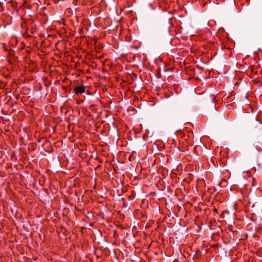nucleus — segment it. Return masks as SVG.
I'll return each instance as SVG.
<instances>
[{
	"instance_id": "f03ea898",
	"label": "nucleus",
	"mask_w": 262,
	"mask_h": 262,
	"mask_svg": "<svg viewBox=\"0 0 262 262\" xmlns=\"http://www.w3.org/2000/svg\"><path fill=\"white\" fill-rule=\"evenodd\" d=\"M214 211H215V212H216V211H217V210H216V208H214Z\"/></svg>"
},
{
	"instance_id": "f257e3e1",
	"label": "nucleus",
	"mask_w": 262,
	"mask_h": 262,
	"mask_svg": "<svg viewBox=\"0 0 262 262\" xmlns=\"http://www.w3.org/2000/svg\"><path fill=\"white\" fill-rule=\"evenodd\" d=\"M85 89L83 86H76L74 89V93L75 94H81L84 93Z\"/></svg>"
}]
</instances>
